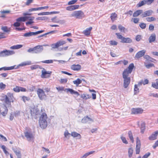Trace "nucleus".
Masks as SVG:
<instances>
[{
  "mask_svg": "<svg viewBox=\"0 0 158 158\" xmlns=\"http://www.w3.org/2000/svg\"><path fill=\"white\" fill-rule=\"evenodd\" d=\"M23 45L21 44H17L11 46L10 49H17L21 48Z\"/></svg>",
  "mask_w": 158,
  "mask_h": 158,
  "instance_id": "32",
  "label": "nucleus"
},
{
  "mask_svg": "<svg viewBox=\"0 0 158 158\" xmlns=\"http://www.w3.org/2000/svg\"><path fill=\"white\" fill-rule=\"evenodd\" d=\"M71 68L72 70L74 71H79L81 69V66L79 64H73L71 65Z\"/></svg>",
  "mask_w": 158,
  "mask_h": 158,
  "instance_id": "19",
  "label": "nucleus"
},
{
  "mask_svg": "<svg viewBox=\"0 0 158 158\" xmlns=\"http://www.w3.org/2000/svg\"><path fill=\"white\" fill-rule=\"evenodd\" d=\"M134 67L133 64L131 63L129 65L128 68L124 70L123 73V78H130L128 77V75L131 73Z\"/></svg>",
  "mask_w": 158,
  "mask_h": 158,
  "instance_id": "3",
  "label": "nucleus"
},
{
  "mask_svg": "<svg viewBox=\"0 0 158 158\" xmlns=\"http://www.w3.org/2000/svg\"><path fill=\"white\" fill-rule=\"evenodd\" d=\"M44 31H39L36 32H29L25 33L24 35V36L25 37H28L32 35H35L38 34L43 32Z\"/></svg>",
  "mask_w": 158,
  "mask_h": 158,
  "instance_id": "9",
  "label": "nucleus"
},
{
  "mask_svg": "<svg viewBox=\"0 0 158 158\" xmlns=\"http://www.w3.org/2000/svg\"><path fill=\"white\" fill-rule=\"evenodd\" d=\"M146 52V50H143L138 52L135 55V57L137 58H140L143 56Z\"/></svg>",
  "mask_w": 158,
  "mask_h": 158,
  "instance_id": "17",
  "label": "nucleus"
},
{
  "mask_svg": "<svg viewBox=\"0 0 158 158\" xmlns=\"http://www.w3.org/2000/svg\"><path fill=\"white\" fill-rule=\"evenodd\" d=\"M94 151H92L86 153L81 156L80 158H86L88 156L94 153Z\"/></svg>",
  "mask_w": 158,
  "mask_h": 158,
  "instance_id": "37",
  "label": "nucleus"
},
{
  "mask_svg": "<svg viewBox=\"0 0 158 158\" xmlns=\"http://www.w3.org/2000/svg\"><path fill=\"white\" fill-rule=\"evenodd\" d=\"M158 135V130L153 132L148 137V139L150 140H153L157 139Z\"/></svg>",
  "mask_w": 158,
  "mask_h": 158,
  "instance_id": "14",
  "label": "nucleus"
},
{
  "mask_svg": "<svg viewBox=\"0 0 158 158\" xmlns=\"http://www.w3.org/2000/svg\"><path fill=\"white\" fill-rule=\"evenodd\" d=\"M81 97L83 99L87 100L90 98H91V96L88 94H83L81 95Z\"/></svg>",
  "mask_w": 158,
  "mask_h": 158,
  "instance_id": "31",
  "label": "nucleus"
},
{
  "mask_svg": "<svg viewBox=\"0 0 158 158\" xmlns=\"http://www.w3.org/2000/svg\"><path fill=\"white\" fill-rule=\"evenodd\" d=\"M118 28L119 31L125 33L127 30L124 27L121 25H119L118 26Z\"/></svg>",
  "mask_w": 158,
  "mask_h": 158,
  "instance_id": "38",
  "label": "nucleus"
},
{
  "mask_svg": "<svg viewBox=\"0 0 158 158\" xmlns=\"http://www.w3.org/2000/svg\"><path fill=\"white\" fill-rule=\"evenodd\" d=\"M74 84L76 85V86H78L82 82V80L79 78H77L76 80L73 81Z\"/></svg>",
  "mask_w": 158,
  "mask_h": 158,
  "instance_id": "36",
  "label": "nucleus"
},
{
  "mask_svg": "<svg viewBox=\"0 0 158 158\" xmlns=\"http://www.w3.org/2000/svg\"><path fill=\"white\" fill-rule=\"evenodd\" d=\"M13 150L17 156V158H21L22 155L20 150L17 148H13Z\"/></svg>",
  "mask_w": 158,
  "mask_h": 158,
  "instance_id": "18",
  "label": "nucleus"
},
{
  "mask_svg": "<svg viewBox=\"0 0 158 158\" xmlns=\"http://www.w3.org/2000/svg\"><path fill=\"white\" fill-rule=\"evenodd\" d=\"M121 139L122 140V141L123 142L126 144H127L128 143V142L127 141L126 138L124 137H123V136H121Z\"/></svg>",
  "mask_w": 158,
  "mask_h": 158,
  "instance_id": "57",
  "label": "nucleus"
},
{
  "mask_svg": "<svg viewBox=\"0 0 158 158\" xmlns=\"http://www.w3.org/2000/svg\"><path fill=\"white\" fill-rule=\"evenodd\" d=\"M41 73V77L42 78H48L50 77L52 72L51 71H47L45 69L43 68Z\"/></svg>",
  "mask_w": 158,
  "mask_h": 158,
  "instance_id": "7",
  "label": "nucleus"
},
{
  "mask_svg": "<svg viewBox=\"0 0 158 158\" xmlns=\"http://www.w3.org/2000/svg\"><path fill=\"white\" fill-rule=\"evenodd\" d=\"M143 12V10H138L135 11L133 14V16L134 17H136L138 16L140 14L142 13Z\"/></svg>",
  "mask_w": 158,
  "mask_h": 158,
  "instance_id": "30",
  "label": "nucleus"
},
{
  "mask_svg": "<svg viewBox=\"0 0 158 158\" xmlns=\"http://www.w3.org/2000/svg\"><path fill=\"white\" fill-rule=\"evenodd\" d=\"M70 135L71 134L67 130H66L64 132V137L67 138L69 139L70 137Z\"/></svg>",
  "mask_w": 158,
  "mask_h": 158,
  "instance_id": "43",
  "label": "nucleus"
},
{
  "mask_svg": "<svg viewBox=\"0 0 158 158\" xmlns=\"http://www.w3.org/2000/svg\"><path fill=\"white\" fill-rule=\"evenodd\" d=\"M146 1V0H143L140 1L137 4V6L138 7H140L142 6L147 4Z\"/></svg>",
  "mask_w": 158,
  "mask_h": 158,
  "instance_id": "34",
  "label": "nucleus"
},
{
  "mask_svg": "<svg viewBox=\"0 0 158 158\" xmlns=\"http://www.w3.org/2000/svg\"><path fill=\"white\" fill-rule=\"evenodd\" d=\"M7 97L9 98L10 101L12 102H13L14 101V98L13 94L11 93H8L7 94Z\"/></svg>",
  "mask_w": 158,
  "mask_h": 158,
  "instance_id": "35",
  "label": "nucleus"
},
{
  "mask_svg": "<svg viewBox=\"0 0 158 158\" xmlns=\"http://www.w3.org/2000/svg\"><path fill=\"white\" fill-rule=\"evenodd\" d=\"M56 88L58 91L64 90L67 93L69 92L71 93V94H75L77 96H78L80 95V94L77 92L71 89H64V88L63 87H56Z\"/></svg>",
  "mask_w": 158,
  "mask_h": 158,
  "instance_id": "4",
  "label": "nucleus"
},
{
  "mask_svg": "<svg viewBox=\"0 0 158 158\" xmlns=\"http://www.w3.org/2000/svg\"><path fill=\"white\" fill-rule=\"evenodd\" d=\"M146 20L148 22H151L154 21L155 19L153 17H147L146 18Z\"/></svg>",
  "mask_w": 158,
  "mask_h": 158,
  "instance_id": "56",
  "label": "nucleus"
},
{
  "mask_svg": "<svg viewBox=\"0 0 158 158\" xmlns=\"http://www.w3.org/2000/svg\"><path fill=\"white\" fill-rule=\"evenodd\" d=\"M68 81V79L67 78H61L60 80V82L61 84H64L66 83Z\"/></svg>",
  "mask_w": 158,
  "mask_h": 158,
  "instance_id": "55",
  "label": "nucleus"
},
{
  "mask_svg": "<svg viewBox=\"0 0 158 158\" xmlns=\"http://www.w3.org/2000/svg\"><path fill=\"white\" fill-rule=\"evenodd\" d=\"M5 103L6 104L10 106V102H11V101H10L9 98L7 96H6V98H5Z\"/></svg>",
  "mask_w": 158,
  "mask_h": 158,
  "instance_id": "40",
  "label": "nucleus"
},
{
  "mask_svg": "<svg viewBox=\"0 0 158 158\" xmlns=\"http://www.w3.org/2000/svg\"><path fill=\"white\" fill-rule=\"evenodd\" d=\"M153 11L151 10H148L145 11L143 13L141 16L143 17H144L148 16L151 15L153 13Z\"/></svg>",
  "mask_w": 158,
  "mask_h": 158,
  "instance_id": "20",
  "label": "nucleus"
},
{
  "mask_svg": "<svg viewBox=\"0 0 158 158\" xmlns=\"http://www.w3.org/2000/svg\"><path fill=\"white\" fill-rule=\"evenodd\" d=\"M71 135L73 138H77V139H80L81 138V135L75 131L72 132Z\"/></svg>",
  "mask_w": 158,
  "mask_h": 158,
  "instance_id": "21",
  "label": "nucleus"
},
{
  "mask_svg": "<svg viewBox=\"0 0 158 158\" xmlns=\"http://www.w3.org/2000/svg\"><path fill=\"white\" fill-rule=\"evenodd\" d=\"M145 123L144 122H141L140 123V128L141 129V132L142 133H144L145 129Z\"/></svg>",
  "mask_w": 158,
  "mask_h": 158,
  "instance_id": "27",
  "label": "nucleus"
},
{
  "mask_svg": "<svg viewBox=\"0 0 158 158\" xmlns=\"http://www.w3.org/2000/svg\"><path fill=\"white\" fill-rule=\"evenodd\" d=\"M115 34L117 36V38L118 39L121 40V41L122 40H123L124 37L120 35L119 33H116Z\"/></svg>",
  "mask_w": 158,
  "mask_h": 158,
  "instance_id": "54",
  "label": "nucleus"
},
{
  "mask_svg": "<svg viewBox=\"0 0 158 158\" xmlns=\"http://www.w3.org/2000/svg\"><path fill=\"white\" fill-rule=\"evenodd\" d=\"M51 46L52 48L53 49L57 48L59 47L57 42L55 43L52 44Z\"/></svg>",
  "mask_w": 158,
  "mask_h": 158,
  "instance_id": "51",
  "label": "nucleus"
},
{
  "mask_svg": "<svg viewBox=\"0 0 158 158\" xmlns=\"http://www.w3.org/2000/svg\"><path fill=\"white\" fill-rule=\"evenodd\" d=\"M1 147L3 149V152L6 155H7L9 154V152L6 150V147L4 145H2L1 146Z\"/></svg>",
  "mask_w": 158,
  "mask_h": 158,
  "instance_id": "47",
  "label": "nucleus"
},
{
  "mask_svg": "<svg viewBox=\"0 0 158 158\" xmlns=\"http://www.w3.org/2000/svg\"><path fill=\"white\" fill-rule=\"evenodd\" d=\"M6 87V85L3 84L2 82L0 83V89H1L3 90L5 89Z\"/></svg>",
  "mask_w": 158,
  "mask_h": 158,
  "instance_id": "58",
  "label": "nucleus"
},
{
  "mask_svg": "<svg viewBox=\"0 0 158 158\" xmlns=\"http://www.w3.org/2000/svg\"><path fill=\"white\" fill-rule=\"evenodd\" d=\"M133 149L131 148H130L128 149V154L129 157H131L133 154Z\"/></svg>",
  "mask_w": 158,
  "mask_h": 158,
  "instance_id": "46",
  "label": "nucleus"
},
{
  "mask_svg": "<svg viewBox=\"0 0 158 158\" xmlns=\"http://www.w3.org/2000/svg\"><path fill=\"white\" fill-rule=\"evenodd\" d=\"M88 116H86V117H85L83 118L81 122L82 123H88Z\"/></svg>",
  "mask_w": 158,
  "mask_h": 158,
  "instance_id": "53",
  "label": "nucleus"
},
{
  "mask_svg": "<svg viewBox=\"0 0 158 158\" xmlns=\"http://www.w3.org/2000/svg\"><path fill=\"white\" fill-rule=\"evenodd\" d=\"M66 10L70 11L74 10L73 5L67 7H66Z\"/></svg>",
  "mask_w": 158,
  "mask_h": 158,
  "instance_id": "59",
  "label": "nucleus"
},
{
  "mask_svg": "<svg viewBox=\"0 0 158 158\" xmlns=\"http://www.w3.org/2000/svg\"><path fill=\"white\" fill-rule=\"evenodd\" d=\"M132 42V40L129 38H125L124 37L121 42L124 43H130Z\"/></svg>",
  "mask_w": 158,
  "mask_h": 158,
  "instance_id": "25",
  "label": "nucleus"
},
{
  "mask_svg": "<svg viewBox=\"0 0 158 158\" xmlns=\"http://www.w3.org/2000/svg\"><path fill=\"white\" fill-rule=\"evenodd\" d=\"M14 91L16 93H18L19 92H25L26 91V88L16 86L15 87H14L13 89Z\"/></svg>",
  "mask_w": 158,
  "mask_h": 158,
  "instance_id": "13",
  "label": "nucleus"
},
{
  "mask_svg": "<svg viewBox=\"0 0 158 158\" xmlns=\"http://www.w3.org/2000/svg\"><path fill=\"white\" fill-rule=\"evenodd\" d=\"M52 12H41L38 14V15H47L51 14L52 13Z\"/></svg>",
  "mask_w": 158,
  "mask_h": 158,
  "instance_id": "45",
  "label": "nucleus"
},
{
  "mask_svg": "<svg viewBox=\"0 0 158 158\" xmlns=\"http://www.w3.org/2000/svg\"><path fill=\"white\" fill-rule=\"evenodd\" d=\"M70 17H73L77 19H82L85 17L84 12L81 10H77L73 12L70 15Z\"/></svg>",
  "mask_w": 158,
  "mask_h": 158,
  "instance_id": "2",
  "label": "nucleus"
},
{
  "mask_svg": "<svg viewBox=\"0 0 158 158\" xmlns=\"http://www.w3.org/2000/svg\"><path fill=\"white\" fill-rule=\"evenodd\" d=\"M24 134L25 136L28 140L30 141L33 139V135L31 130L25 131Z\"/></svg>",
  "mask_w": 158,
  "mask_h": 158,
  "instance_id": "8",
  "label": "nucleus"
},
{
  "mask_svg": "<svg viewBox=\"0 0 158 158\" xmlns=\"http://www.w3.org/2000/svg\"><path fill=\"white\" fill-rule=\"evenodd\" d=\"M124 79L123 86L126 88L128 87L130 82V78H127Z\"/></svg>",
  "mask_w": 158,
  "mask_h": 158,
  "instance_id": "15",
  "label": "nucleus"
},
{
  "mask_svg": "<svg viewBox=\"0 0 158 158\" xmlns=\"http://www.w3.org/2000/svg\"><path fill=\"white\" fill-rule=\"evenodd\" d=\"M47 115L45 113H43L40 117L39 124L40 127L43 129L46 128L47 126Z\"/></svg>",
  "mask_w": 158,
  "mask_h": 158,
  "instance_id": "1",
  "label": "nucleus"
},
{
  "mask_svg": "<svg viewBox=\"0 0 158 158\" xmlns=\"http://www.w3.org/2000/svg\"><path fill=\"white\" fill-rule=\"evenodd\" d=\"M157 84V81H156V82L152 83V86L153 87L156 89H158V84Z\"/></svg>",
  "mask_w": 158,
  "mask_h": 158,
  "instance_id": "52",
  "label": "nucleus"
},
{
  "mask_svg": "<svg viewBox=\"0 0 158 158\" xmlns=\"http://www.w3.org/2000/svg\"><path fill=\"white\" fill-rule=\"evenodd\" d=\"M4 109L5 110L3 112H2V113L1 112V114L3 116H5L7 114L8 112V109L6 107H5Z\"/></svg>",
  "mask_w": 158,
  "mask_h": 158,
  "instance_id": "50",
  "label": "nucleus"
},
{
  "mask_svg": "<svg viewBox=\"0 0 158 158\" xmlns=\"http://www.w3.org/2000/svg\"><path fill=\"white\" fill-rule=\"evenodd\" d=\"M36 19L37 20H45L48 19V18L46 16H43L37 18Z\"/></svg>",
  "mask_w": 158,
  "mask_h": 158,
  "instance_id": "48",
  "label": "nucleus"
},
{
  "mask_svg": "<svg viewBox=\"0 0 158 158\" xmlns=\"http://www.w3.org/2000/svg\"><path fill=\"white\" fill-rule=\"evenodd\" d=\"M51 20L52 22L54 23H58L60 19H57L55 17L52 19Z\"/></svg>",
  "mask_w": 158,
  "mask_h": 158,
  "instance_id": "60",
  "label": "nucleus"
},
{
  "mask_svg": "<svg viewBox=\"0 0 158 158\" xmlns=\"http://www.w3.org/2000/svg\"><path fill=\"white\" fill-rule=\"evenodd\" d=\"M15 54V52L13 51L5 50L0 52V56H7Z\"/></svg>",
  "mask_w": 158,
  "mask_h": 158,
  "instance_id": "5",
  "label": "nucleus"
},
{
  "mask_svg": "<svg viewBox=\"0 0 158 158\" xmlns=\"http://www.w3.org/2000/svg\"><path fill=\"white\" fill-rule=\"evenodd\" d=\"M140 141L138 137L136 138V154H139V153L140 148Z\"/></svg>",
  "mask_w": 158,
  "mask_h": 158,
  "instance_id": "10",
  "label": "nucleus"
},
{
  "mask_svg": "<svg viewBox=\"0 0 158 158\" xmlns=\"http://www.w3.org/2000/svg\"><path fill=\"white\" fill-rule=\"evenodd\" d=\"M148 80L147 79H145L143 81H142L141 82H139V85H141L142 84H143L144 85L147 84L148 83Z\"/></svg>",
  "mask_w": 158,
  "mask_h": 158,
  "instance_id": "41",
  "label": "nucleus"
},
{
  "mask_svg": "<svg viewBox=\"0 0 158 158\" xmlns=\"http://www.w3.org/2000/svg\"><path fill=\"white\" fill-rule=\"evenodd\" d=\"M117 17V15L115 13H112L111 14L110 18L112 21L113 22L115 20V19Z\"/></svg>",
  "mask_w": 158,
  "mask_h": 158,
  "instance_id": "42",
  "label": "nucleus"
},
{
  "mask_svg": "<svg viewBox=\"0 0 158 158\" xmlns=\"http://www.w3.org/2000/svg\"><path fill=\"white\" fill-rule=\"evenodd\" d=\"M139 26L142 29H144L146 27V24L143 23H141L139 24Z\"/></svg>",
  "mask_w": 158,
  "mask_h": 158,
  "instance_id": "62",
  "label": "nucleus"
},
{
  "mask_svg": "<svg viewBox=\"0 0 158 158\" xmlns=\"http://www.w3.org/2000/svg\"><path fill=\"white\" fill-rule=\"evenodd\" d=\"M92 29V27H90L89 28H87L85 30H84L83 32L85 35L88 36L89 35Z\"/></svg>",
  "mask_w": 158,
  "mask_h": 158,
  "instance_id": "22",
  "label": "nucleus"
},
{
  "mask_svg": "<svg viewBox=\"0 0 158 158\" xmlns=\"http://www.w3.org/2000/svg\"><path fill=\"white\" fill-rule=\"evenodd\" d=\"M77 0H72L71 1H69L68 3V5H73L76 3L77 1Z\"/></svg>",
  "mask_w": 158,
  "mask_h": 158,
  "instance_id": "61",
  "label": "nucleus"
},
{
  "mask_svg": "<svg viewBox=\"0 0 158 158\" xmlns=\"http://www.w3.org/2000/svg\"><path fill=\"white\" fill-rule=\"evenodd\" d=\"M37 93L40 99L43 100L46 98V94L42 89L40 88L38 89L37 91Z\"/></svg>",
  "mask_w": 158,
  "mask_h": 158,
  "instance_id": "6",
  "label": "nucleus"
},
{
  "mask_svg": "<svg viewBox=\"0 0 158 158\" xmlns=\"http://www.w3.org/2000/svg\"><path fill=\"white\" fill-rule=\"evenodd\" d=\"M1 29L4 32L6 33H9L10 31V28L6 26H2Z\"/></svg>",
  "mask_w": 158,
  "mask_h": 158,
  "instance_id": "28",
  "label": "nucleus"
},
{
  "mask_svg": "<svg viewBox=\"0 0 158 158\" xmlns=\"http://www.w3.org/2000/svg\"><path fill=\"white\" fill-rule=\"evenodd\" d=\"M140 85H139V83L138 85H135V87L134 89V94L135 95L137 94L139 92V89L138 88V86H140Z\"/></svg>",
  "mask_w": 158,
  "mask_h": 158,
  "instance_id": "29",
  "label": "nucleus"
},
{
  "mask_svg": "<svg viewBox=\"0 0 158 158\" xmlns=\"http://www.w3.org/2000/svg\"><path fill=\"white\" fill-rule=\"evenodd\" d=\"M59 47L63 45L66 43V42L64 40H60L57 42Z\"/></svg>",
  "mask_w": 158,
  "mask_h": 158,
  "instance_id": "44",
  "label": "nucleus"
},
{
  "mask_svg": "<svg viewBox=\"0 0 158 158\" xmlns=\"http://www.w3.org/2000/svg\"><path fill=\"white\" fill-rule=\"evenodd\" d=\"M156 38V35L155 34H152L150 36L149 38V42L151 43L153 42H154Z\"/></svg>",
  "mask_w": 158,
  "mask_h": 158,
  "instance_id": "26",
  "label": "nucleus"
},
{
  "mask_svg": "<svg viewBox=\"0 0 158 158\" xmlns=\"http://www.w3.org/2000/svg\"><path fill=\"white\" fill-rule=\"evenodd\" d=\"M53 61H54V60H49L43 61L41 62L44 63L51 64L53 63Z\"/></svg>",
  "mask_w": 158,
  "mask_h": 158,
  "instance_id": "49",
  "label": "nucleus"
},
{
  "mask_svg": "<svg viewBox=\"0 0 158 158\" xmlns=\"http://www.w3.org/2000/svg\"><path fill=\"white\" fill-rule=\"evenodd\" d=\"M131 111L132 114H142L143 112V110L141 108H133Z\"/></svg>",
  "mask_w": 158,
  "mask_h": 158,
  "instance_id": "12",
  "label": "nucleus"
},
{
  "mask_svg": "<svg viewBox=\"0 0 158 158\" xmlns=\"http://www.w3.org/2000/svg\"><path fill=\"white\" fill-rule=\"evenodd\" d=\"M128 135L132 143L134 142V139L132 134V133L131 131H129L128 132Z\"/></svg>",
  "mask_w": 158,
  "mask_h": 158,
  "instance_id": "39",
  "label": "nucleus"
},
{
  "mask_svg": "<svg viewBox=\"0 0 158 158\" xmlns=\"http://www.w3.org/2000/svg\"><path fill=\"white\" fill-rule=\"evenodd\" d=\"M34 18H35L34 17H30V18H29L28 19L29 20V21L26 22V25L27 26L29 24H31L32 23H34V22L33 21V20L34 19Z\"/></svg>",
  "mask_w": 158,
  "mask_h": 158,
  "instance_id": "33",
  "label": "nucleus"
},
{
  "mask_svg": "<svg viewBox=\"0 0 158 158\" xmlns=\"http://www.w3.org/2000/svg\"><path fill=\"white\" fill-rule=\"evenodd\" d=\"M15 66H13L10 67H4L0 68V71L3 70L4 71L11 70L15 69Z\"/></svg>",
  "mask_w": 158,
  "mask_h": 158,
  "instance_id": "24",
  "label": "nucleus"
},
{
  "mask_svg": "<svg viewBox=\"0 0 158 158\" xmlns=\"http://www.w3.org/2000/svg\"><path fill=\"white\" fill-rule=\"evenodd\" d=\"M34 53H38L42 51L43 48L42 46H37L34 47Z\"/></svg>",
  "mask_w": 158,
  "mask_h": 158,
  "instance_id": "16",
  "label": "nucleus"
},
{
  "mask_svg": "<svg viewBox=\"0 0 158 158\" xmlns=\"http://www.w3.org/2000/svg\"><path fill=\"white\" fill-rule=\"evenodd\" d=\"M20 112L19 111H16L15 112L14 114L15 116V117H17L19 116L20 115Z\"/></svg>",
  "mask_w": 158,
  "mask_h": 158,
  "instance_id": "64",
  "label": "nucleus"
},
{
  "mask_svg": "<svg viewBox=\"0 0 158 158\" xmlns=\"http://www.w3.org/2000/svg\"><path fill=\"white\" fill-rule=\"evenodd\" d=\"M39 67L38 65H34L30 66V68L31 69L33 70L37 69Z\"/></svg>",
  "mask_w": 158,
  "mask_h": 158,
  "instance_id": "63",
  "label": "nucleus"
},
{
  "mask_svg": "<svg viewBox=\"0 0 158 158\" xmlns=\"http://www.w3.org/2000/svg\"><path fill=\"white\" fill-rule=\"evenodd\" d=\"M32 64L31 62L30 61H24L23 62H22L19 64L18 65L16 66V65H14V66H15V69H16L18 68H19L20 67H22L25 66L27 65H31Z\"/></svg>",
  "mask_w": 158,
  "mask_h": 158,
  "instance_id": "11",
  "label": "nucleus"
},
{
  "mask_svg": "<svg viewBox=\"0 0 158 158\" xmlns=\"http://www.w3.org/2000/svg\"><path fill=\"white\" fill-rule=\"evenodd\" d=\"M29 18H30V17L28 16H24V17H21L19 18H18L16 19V21L17 22H25L27 19Z\"/></svg>",
  "mask_w": 158,
  "mask_h": 158,
  "instance_id": "23",
  "label": "nucleus"
}]
</instances>
